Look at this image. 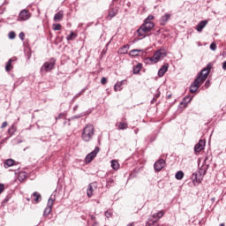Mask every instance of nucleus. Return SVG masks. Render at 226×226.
I'll use <instances>...</instances> for the list:
<instances>
[{
    "instance_id": "f257e3e1",
    "label": "nucleus",
    "mask_w": 226,
    "mask_h": 226,
    "mask_svg": "<svg viewBox=\"0 0 226 226\" xmlns=\"http://www.w3.org/2000/svg\"><path fill=\"white\" fill-rule=\"evenodd\" d=\"M213 68V64L208 63L205 68L201 70V72L197 75L194 81L190 86V93H197V90L200 86L206 82V79L209 77V73H211V69Z\"/></svg>"
},
{
    "instance_id": "f03ea898",
    "label": "nucleus",
    "mask_w": 226,
    "mask_h": 226,
    "mask_svg": "<svg viewBox=\"0 0 226 226\" xmlns=\"http://www.w3.org/2000/svg\"><path fill=\"white\" fill-rule=\"evenodd\" d=\"M167 57V50L165 49H160L154 53L152 57L145 58L146 64H156V63L160 62V60Z\"/></svg>"
},
{
    "instance_id": "7ed1b4c3",
    "label": "nucleus",
    "mask_w": 226,
    "mask_h": 226,
    "mask_svg": "<svg viewBox=\"0 0 226 226\" xmlns=\"http://www.w3.org/2000/svg\"><path fill=\"white\" fill-rule=\"evenodd\" d=\"M93 137H94V125L88 124L83 128L81 139L84 142H91Z\"/></svg>"
},
{
    "instance_id": "20e7f679",
    "label": "nucleus",
    "mask_w": 226,
    "mask_h": 226,
    "mask_svg": "<svg viewBox=\"0 0 226 226\" xmlns=\"http://www.w3.org/2000/svg\"><path fill=\"white\" fill-rule=\"evenodd\" d=\"M153 27H154V23L144 21L142 26L137 30L138 35L146 38L147 33H151Z\"/></svg>"
},
{
    "instance_id": "39448f33",
    "label": "nucleus",
    "mask_w": 226,
    "mask_h": 226,
    "mask_svg": "<svg viewBox=\"0 0 226 226\" xmlns=\"http://www.w3.org/2000/svg\"><path fill=\"white\" fill-rule=\"evenodd\" d=\"M54 68H56V58H50L41 67V73H49V72H52Z\"/></svg>"
},
{
    "instance_id": "423d86ee",
    "label": "nucleus",
    "mask_w": 226,
    "mask_h": 226,
    "mask_svg": "<svg viewBox=\"0 0 226 226\" xmlns=\"http://www.w3.org/2000/svg\"><path fill=\"white\" fill-rule=\"evenodd\" d=\"M98 153H100V147H96L94 151H92L86 156V163H91L92 161L94 160V158H96V154H98Z\"/></svg>"
},
{
    "instance_id": "0eeeda50",
    "label": "nucleus",
    "mask_w": 226,
    "mask_h": 226,
    "mask_svg": "<svg viewBox=\"0 0 226 226\" xmlns=\"http://www.w3.org/2000/svg\"><path fill=\"white\" fill-rule=\"evenodd\" d=\"M31 19V12L28 10H22L19 14V20L22 22Z\"/></svg>"
},
{
    "instance_id": "6e6552de",
    "label": "nucleus",
    "mask_w": 226,
    "mask_h": 226,
    "mask_svg": "<svg viewBox=\"0 0 226 226\" xmlns=\"http://www.w3.org/2000/svg\"><path fill=\"white\" fill-rule=\"evenodd\" d=\"M53 206H54V199H52V197H50L48 200L47 207L44 209V213H43L44 216H49V215H50V213H52Z\"/></svg>"
},
{
    "instance_id": "1a4fd4ad",
    "label": "nucleus",
    "mask_w": 226,
    "mask_h": 226,
    "mask_svg": "<svg viewBox=\"0 0 226 226\" xmlns=\"http://www.w3.org/2000/svg\"><path fill=\"white\" fill-rule=\"evenodd\" d=\"M166 165L165 160L159 159L154 164V169L156 172H160Z\"/></svg>"
},
{
    "instance_id": "9d476101",
    "label": "nucleus",
    "mask_w": 226,
    "mask_h": 226,
    "mask_svg": "<svg viewBox=\"0 0 226 226\" xmlns=\"http://www.w3.org/2000/svg\"><path fill=\"white\" fill-rule=\"evenodd\" d=\"M206 147V141L204 139H200V141L195 145V153H200Z\"/></svg>"
},
{
    "instance_id": "9b49d317",
    "label": "nucleus",
    "mask_w": 226,
    "mask_h": 226,
    "mask_svg": "<svg viewBox=\"0 0 226 226\" xmlns=\"http://www.w3.org/2000/svg\"><path fill=\"white\" fill-rule=\"evenodd\" d=\"M202 179H204V176L200 175V173L198 171L192 175V180L193 183H202Z\"/></svg>"
},
{
    "instance_id": "f8f14e48",
    "label": "nucleus",
    "mask_w": 226,
    "mask_h": 226,
    "mask_svg": "<svg viewBox=\"0 0 226 226\" xmlns=\"http://www.w3.org/2000/svg\"><path fill=\"white\" fill-rule=\"evenodd\" d=\"M170 19V13H166L165 15L162 16V18L160 19V25L165 26L169 22Z\"/></svg>"
},
{
    "instance_id": "ddd939ff",
    "label": "nucleus",
    "mask_w": 226,
    "mask_h": 226,
    "mask_svg": "<svg viewBox=\"0 0 226 226\" xmlns=\"http://www.w3.org/2000/svg\"><path fill=\"white\" fill-rule=\"evenodd\" d=\"M206 26H207V20H202L197 25L196 30L198 33H202V29H204Z\"/></svg>"
},
{
    "instance_id": "4468645a",
    "label": "nucleus",
    "mask_w": 226,
    "mask_h": 226,
    "mask_svg": "<svg viewBox=\"0 0 226 226\" xmlns=\"http://www.w3.org/2000/svg\"><path fill=\"white\" fill-rule=\"evenodd\" d=\"M167 70H169V64H164L158 72L159 77H163L167 73Z\"/></svg>"
},
{
    "instance_id": "2eb2a0df",
    "label": "nucleus",
    "mask_w": 226,
    "mask_h": 226,
    "mask_svg": "<svg viewBox=\"0 0 226 226\" xmlns=\"http://www.w3.org/2000/svg\"><path fill=\"white\" fill-rule=\"evenodd\" d=\"M64 17V12H63V11H59L57 13L55 14L54 20L55 22H60V20H63Z\"/></svg>"
},
{
    "instance_id": "dca6fc26",
    "label": "nucleus",
    "mask_w": 226,
    "mask_h": 226,
    "mask_svg": "<svg viewBox=\"0 0 226 226\" xmlns=\"http://www.w3.org/2000/svg\"><path fill=\"white\" fill-rule=\"evenodd\" d=\"M117 130H128V123L127 122H118L116 124Z\"/></svg>"
},
{
    "instance_id": "f3484780",
    "label": "nucleus",
    "mask_w": 226,
    "mask_h": 226,
    "mask_svg": "<svg viewBox=\"0 0 226 226\" xmlns=\"http://www.w3.org/2000/svg\"><path fill=\"white\" fill-rule=\"evenodd\" d=\"M13 61H17V57H12L9 59L5 65V72H11V70L13 68V66L11 65V63H13Z\"/></svg>"
},
{
    "instance_id": "a211bd4d",
    "label": "nucleus",
    "mask_w": 226,
    "mask_h": 226,
    "mask_svg": "<svg viewBox=\"0 0 226 226\" xmlns=\"http://www.w3.org/2000/svg\"><path fill=\"white\" fill-rule=\"evenodd\" d=\"M140 70H142V64L138 63L136 65L133 66L132 73L134 75H138V73L140 72Z\"/></svg>"
},
{
    "instance_id": "6ab92c4d",
    "label": "nucleus",
    "mask_w": 226,
    "mask_h": 226,
    "mask_svg": "<svg viewBox=\"0 0 226 226\" xmlns=\"http://www.w3.org/2000/svg\"><path fill=\"white\" fill-rule=\"evenodd\" d=\"M13 165H15V161L13 159H7L4 162V166L5 169H8L9 167H13Z\"/></svg>"
},
{
    "instance_id": "aec40b11",
    "label": "nucleus",
    "mask_w": 226,
    "mask_h": 226,
    "mask_svg": "<svg viewBox=\"0 0 226 226\" xmlns=\"http://www.w3.org/2000/svg\"><path fill=\"white\" fill-rule=\"evenodd\" d=\"M164 215H165V212H163V210H161L158 213L154 214L152 215V218H154V220H156L158 222V220H160V218H163Z\"/></svg>"
},
{
    "instance_id": "412c9836",
    "label": "nucleus",
    "mask_w": 226,
    "mask_h": 226,
    "mask_svg": "<svg viewBox=\"0 0 226 226\" xmlns=\"http://www.w3.org/2000/svg\"><path fill=\"white\" fill-rule=\"evenodd\" d=\"M15 132H17V127L15 124H12L7 131V133L10 137H12V135H15Z\"/></svg>"
},
{
    "instance_id": "4be33fe9",
    "label": "nucleus",
    "mask_w": 226,
    "mask_h": 226,
    "mask_svg": "<svg viewBox=\"0 0 226 226\" xmlns=\"http://www.w3.org/2000/svg\"><path fill=\"white\" fill-rule=\"evenodd\" d=\"M94 183H92L88 185V188L87 190V195L89 198L93 197V187L94 186Z\"/></svg>"
},
{
    "instance_id": "5701e85b",
    "label": "nucleus",
    "mask_w": 226,
    "mask_h": 226,
    "mask_svg": "<svg viewBox=\"0 0 226 226\" xmlns=\"http://www.w3.org/2000/svg\"><path fill=\"white\" fill-rule=\"evenodd\" d=\"M198 172L200 173V176H203V177L206 176V172H207V166L202 165L199 169Z\"/></svg>"
},
{
    "instance_id": "b1692460",
    "label": "nucleus",
    "mask_w": 226,
    "mask_h": 226,
    "mask_svg": "<svg viewBox=\"0 0 226 226\" xmlns=\"http://www.w3.org/2000/svg\"><path fill=\"white\" fill-rule=\"evenodd\" d=\"M32 197H34V201L38 204L40 202V199H41V195L38 192H34Z\"/></svg>"
},
{
    "instance_id": "393cba45",
    "label": "nucleus",
    "mask_w": 226,
    "mask_h": 226,
    "mask_svg": "<svg viewBox=\"0 0 226 226\" xmlns=\"http://www.w3.org/2000/svg\"><path fill=\"white\" fill-rule=\"evenodd\" d=\"M128 49H130V46L125 45L119 49L118 52L119 54H128Z\"/></svg>"
},
{
    "instance_id": "a878e982",
    "label": "nucleus",
    "mask_w": 226,
    "mask_h": 226,
    "mask_svg": "<svg viewBox=\"0 0 226 226\" xmlns=\"http://www.w3.org/2000/svg\"><path fill=\"white\" fill-rule=\"evenodd\" d=\"M176 179H177L178 181H181V179H183V177H185V173L183 171H177L175 175Z\"/></svg>"
},
{
    "instance_id": "bb28decb",
    "label": "nucleus",
    "mask_w": 226,
    "mask_h": 226,
    "mask_svg": "<svg viewBox=\"0 0 226 226\" xmlns=\"http://www.w3.org/2000/svg\"><path fill=\"white\" fill-rule=\"evenodd\" d=\"M146 226H158V221H154L153 219L150 218L147 222Z\"/></svg>"
},
{
    "instance_id": "cd10ccee",
    "label": "nucleus",
    "mask_w": 226,
    "mask_h": 226,
    "mask_svg": "<svg viewBox=\"0 0 226 226\" xmlns=\"http://www.w3.org/2000/svg\"><path fill=\"white\" fill-rule=\"evenodd\" d=\"M111 167L114 170H117L119 169V162L117 161H111Z\"/></svg>"
},
{
    "instance_id": "c85d7f7f",
    "label": "nucleus",
    "mask_w": 226,
    "mask_h": 226,
    "mask_svg": "<svg viewBox=\"0 0 226 226\" xmlns=\"http://www.w3.org/2000/svg\"><path fill=\"white\" fill-rule=\"evenodd\" d=\"M61 29H63V26H61V24H53L54 31H61Z\"/></svg>"
},
{
    "instance_id": "c756f323",
    "label": "nucleus",
    "mask_w": 226,
    "mask_h": 226,
    "mask_svg": "<svg viewBox=\"0 0 226 226\" xmlns=\"http://www.w3.org/2000/svg\"><path fill=\"white\" fill-rule=\"evenodd\" d=\"M121 86H123V81L116 83L114 86L115 91H121Z\"/></svg>"
},
{
    "instance_id": "7c9ffc66",
    "label": "nucleus",
    "mask_w": 226,
    "mask_h": 226,
    "mask_svg": "<svg viewBox=\"0 0 226 226\" xmlns=\"http://www.w3.org/2000/svg\"><path fill=\"white\" fill-rule=\"evenodd\" d=\"M139 52H140V50L132 49L129 54H130V56H132L133 57H135V56H139Z\"/></svg>"
},
{
    "instance_id": "2f4dec72",
    "label": "nucleus",
    "mask_w": 226,
    "mask_h": 226,
    "mask_svg": "<svg viewBox=\"0 0 226 226\" xmlns=\"http://www.w3.org/2000/svg\"><path fill=\"white\" fill-rule=\"evenodd\" d=\"M76 36H77V35L75 34V33L71 32V34L66 37V40H67L68 41H70L73 40V38H75Z\"/></svg>"
},
{
    "instance_id": "473e14b6",
    "label": "nucleus",
    "mask_w": 226,
    "mask_h": 226,
    "mask_svg": "<svg viewBox=\"0 0 226 226\" xmlns=\"http://www.w3.org/2000/svg\"><path fill=\"white\" fill-rule=\"evenodd\" d=\"M66 117V113H60L57 117H56V121H59V119H64Z\"/></svg>"
},
{
    "instance_id": "72a5a7b5",
    "label": "nucleus",
    "mask_w": 226,
    "mask_h": 226,
    "mask_svg": "<svg viewBox=\"0 0 226 226\" xmlns=\"http://www.w3.org/2000/svg\"><path fill=\"white\" fill-rule=\"evenodd\" d=\"M153 19H154V16L149 15V16L144 20V22H153V21H151V20H153Z\"/></svg>"
},
{
    "instance_id": "f704fd0d",
    "label": "nucleus",
    "mask_w": 226,
    "mask_h": 226,
    "mask_svg": "<svg viewBox=\"0 0 226 226\" xmlns=\"http://www.w3.org/2000/svg\"><path fill=\"white\" fill-rule=\"evenodd\" d=\"M15 36H16L15 32H10L9 33L10 40H15Z\"/></svg>"
},
{
    "instance_id": "c9c22d12",
    "label": "nucleus",
    "mask_w": 226,
    "mask_h": 226,
    "mask_svg": "<svg viewBox=\"0 0 226 226\" xmlns=\"http://www.w3.org/2000/svg\"><path fill=\"white\" fill-rule=\"evenodd\" d=\"M104 215L106 218H110L112 216V212L109 210H107Z\"/></svg>"
},
{
    "instance_id": "e433bc0d",
    "label": "nucleus",
    "mask_w": 226,
    "mask_h": 226,
    "mask_svg": "<svg viewBox=\"0 0 226 226\" xmlns=\"http://www.w3.org/2000/svg\"><path fill=\"white\" fill-rule=\"evenodd\" d=\"M210 49L211 50H216V42H212L210 44Z\"/></svg>"
},
{
    "instance_id": "4c0bfd02",
    "label": "nucleus",
    "mask_w": 226,
    "mask_h": 226,
    "mask_svg": "<svg viewBox=\"0 0 226 226\" xmlns=\"http://www.w3.org/2000/svg\"><path fill=\"white\" fill-rule=\"evenodd\" d=\"M101 84H102V86H105V84H107V78L102 77L101 79Z\"/></svg>"
},
{
    "instance_id": "58836bf2",
    "label": "nucleus",
    "mask_w": 226,
    "mask_h": 226,
    "mask_svg": "<svg viewBox=\"0 0 226 226\" xmlns=\"http://www.w3.org/2000/svg\"><path fill=\"white\" fill-rule=\"evenodd\" d=\"M4 192V184H0V195Z\"/></svg>"
},
{
    "instance_id": "ea45409f",
    "label": "nucleus",
    "mask_w": 226,
    "mask_h": 226,
    "mask_svg": "<svg viewBox=\"0 0 226 226\" xmlns=\"http://www.w3.org/2000/svg\"><path fill=\"white\" fill-rule=\"evenodd\" d=\"M19 36L20 40H22V41H24V38L26 37V34H24V32H21Z\"/></svg>"
},
{
    "instance_id": "a19ab883",
    "label": "nucleus",
    "mask_w": 226,
    "mask_h": 226,
    "mask_svg": "<svg viewBox=\"0 0 226 226\" xmlns=\"http://www.w3.org/2000/svg\"><path fill=\"white\" fill-rule=\"evenodd\" d=\"M109 17L110 19H112V18L116 17V13H115L114 11H109Z\"/></svg>"
},
{
    "instance_id": "79ce46f5",
    "label": "nucleus",
    "mask_w": 226,
    "mask_h": 226,
    "mask_svg": "<svg viewBox=\"0 0 226 226\" xmlns=\"http://www.w3.org/2000/svg\"><path fill=\"white\" fill-rule=\"evenodd\" d=\"M184 102H192V97L187 96V97L184 98Z\"/></svg>"
},
{
    "instance_id": "37998d69",
    "label": "nucleus",
    "mask_w": 226,
    "mask_h": 226,
    "mask_svg": "<svg viewBox=\"0 0 226 226\" xmlns=\"http://www.w3.org/2000/svg\"><path fill=\"white\" fill-rule=\"evenodd\" d=\"M6 126H8V122H4V123L2 124L1 128H2V129H3V128H6Z\"/></svg>"
},
{
    "instance_id": "c03bdc74",
    "label": "nucleus",
    "mask_w": 226,
    "mask_h": 226,
    "mask_svg": "<svg viewBox=\"0 0 226 226\" xmlns=\"http://www.w3.org/2000/svg\"><path fill=\"white\" fill-rule=\"evenodd\" d=\"M222 70H226V61L222 63Z\"/></svg>"
},
{
    "instance_id": "a18cd8bd",
    "label": "nucleus",
    "mask_w": 226,
    "mask_h": 226,
    "mask_svg": "<svg viewBox=\"0 0 226 226\" xmlns=\"http://www.w3.org/2000/svg\"><path fill=\"white\" fill-rule=\"evenodd\" d=\"M156 97H154L153 99H152V101H151V103H155L156 102Z\"/></svg>"
},
{
    "instance_id": "49530a36",
    "label": "nucleus",
    "mask_w": 226,
    "mask_h": 226,
    "mask_svg": "<svg viewBox=\"0 0 226 226\" xmlns=\"http://www.w3.org/2000/svg\"><path fill=\"white\" fill-rule=\"evenodd\" d=\"M154 98H156L158 100V98H160V93L155 94Z\"/></svg>"
},
{
    "instance_id": "de8ad7c7",
    "label": "nucleus",
    "mask_w": 226,
    "mask_h": 226,
    "mask_svg": "<svg viewBox=\"0 0 226 226\" xmlns=\"http://www.w3.org/2000/svg\"><path fill=\"white\" fill-rule=\"evenodd\" d=\"M170 98H172V94H170L167 95L168 100H170Z\"/></svg>"
},
{
    "instance_id": "09e8293b",
    "label": "nucleus",
    "mask_w": 226,
    "mask_h": 226,
    "mask_svg": "<svg viewBox=\"0 0 226 226\" xmlns=\"http://www.w3.org/2000/svg\"><path fill=\"white\" fill-rule=\"evenodd\" d=\"M127 226H134V224H133V222H131Z\"/></svg>"
},
{
    "instance_id": "8fccbe9b",
    "label": "nucleus",
    "mask_w": 226,
    "mask_h": 226,
    "mask_svg": "<svg viewBox=\"0 0 226 226\" xmlns=\"http://www.w3.org/2000/svg\"><path fill=\"white\" fill-rule=\"evenodd\" d=\"M205 86H209V81H207Z\"/></svg>"
},
{
    "instance_id": "3c124183",
    "label": "nucleus",
    "mask_w": 226,
    "mask_h": 226,
    "mask_svg": "<svg viewBox=\"0 0 226 226\" xmlns=\"http://www.w3.org/2000/svg\"><path fill=\"white\" fill-rule=\"evenodd\" d=\"M95 219H96V217H94V216L91 217V220H95Z\"/></svg>"
},
{
    "instance_id": "603ef678",
    "label": "nucleus",
    "mask_w": 226,
    "mask_h": 226,
    "mask_svg": "<svg viewBox=\"0 0 226 226\" xmlns=\"http://www.w3.org/2000/svg\"><path fill=\"white\" fill-rule=\"evenodd\" d=\"M20 176H24V177H26V175H24V173L20 174V175H19V177H20Z\"/></svg>"
},
{
    "instance_id": "864d4df0",
    "label": "nucleus",
    "mask_w": 226,
    "mask_h": 226,
    "mask_svg": "<svg viewBox=\"0 0 226 226\" xmlns=\"http://www.w3.org/2000/svg\"><path fill=\"white\" fill-rule=\"evenodd\" d=\"M26 200L29 202L31 200V198H26Z\"/></svg>"
},
{
    "instance_id": "5fc2aeb1",
    "label": "nucleus",
    "mask_w": 226,
    "mask_h": 226,
    "mask_svg": "<svg viewBox=\"0 0 226 226\" xmlns=\"http://www.w3.org/2000/svg\"><path fill=\"white\" fill-rule=\"evenodd\" d=\"M207 161V157L205 158L204 162L206 163Z\"/></svg>"
},
{
    "instance_id": "6e6d98bb",
    "label": "nucleus",
    "mask_w": 226,
    "mask_h": 226,
    "mask_svg": "<svg viewBox=\"0 0 226 226\" xmlns=\"http://www.w3.org/2000/svg\"><path fill=\"white\" fill-rule=\"evenodd\" d=\"M219 226H225V223H221Z\"/></svg>"
},
{
    "instance_id": "4d7b16f0",
    "label": "nucleus",
    "mask_w": 226,
    "mask_h": 226,
    "mask_svg": "<svg viewBox=\"0 0 226 226\" xmlns=\"http://www.w3.org/2000/svg\"><path fill=\"white\" fill-rule=\"evenodd\" d=\"M74 110H77V106L74 108Z\"/></svg>"
},
{
    "instance_id": "13d9d810",
    "label": "nucleus",
    "mask_w": 226,
    "mask_h": 226,
    "mask_svg": "<svg viewBox=\"0 0 226 226\" xmlns=\"http://www.w3.org/2000/svg\"><path fill=\"white\" fill-rule=\"evenodd\" d=\"M29 57H31V55H28V59H29Z\"/></svg>"
}]
</instances>
